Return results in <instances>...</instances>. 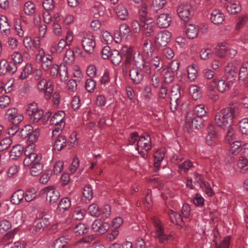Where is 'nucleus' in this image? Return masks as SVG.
<instances>
[{
    "instance_id": "obj_16",
    "label": "nucleus",
    "mask_w": 248,
    "mask_h": 248,
    "mask_svg": "<svg viewBox=\"0 0 248 248\" xmlns=\"http://www.w3.org/2000/svg\"><path fill=\"white\" fill-rule=\"evenodd\" d=\"M17 65L13 62H7L5 60L0 61V74H5L7 72L14 74L17 70Z\"/></svg>"
},
{
    "instance_id": "obj_12",
    "label": "nucleus",
    "mask_w": 248,
    "mask_h": 248,
    "mask_svg": "<svg viewBox=\"0 0 248 248\" xmlns=\"http://www.w3.org/2000/svg\"><path fill=\"white\" fill-rule=\"evenodd\" d=\"M37 59L41 62L42 68L46 71H48L50 68L53 65L52 57L49 55H46L43 49L40 50L37 55Z\"/></svg>"
},
{
    "instance_id": "obj_52",
    "label": "nucleus",
    "mask_w": 248,
    "mask_h": 248,
    "mask_svg": "<svg viewBox=\"0 0 248 248\" xmlns=\"http://www.w3.org/2000/svg\"><path fill=\"white\" fill-rule=\"evenodd\" d=\"M166 3V0H152L150 6L154 10L157 11L162 9Z\"/></svg>"
},
{
    "instance_id": "obj_26",
    "label": "nucleus",
    "mask_w": 248,
    "mask_h": 248,
    "mask_svg": "<svg viewBox=\"0 0 248 248\" xmlns=\"http://www.w3.org/2000/svg\"><path fill=\"white\" fill-rule=\"evenodd\" d=\"M71 205V202L69 198L65 197L61 199L56 209L57 213L62 214V216L65 211H67Z\"/></svg>"
},
{
    "instance_id": "obj_64",
    "label": "nucleus",
    "mask_w": 248,
    "mask_h": 248,
    "mask_svg": "<svg viewBox=\"0 0 248 248\" xmlns=\"http://www.w3.org/2000/svg\"><path fill=\"white\" fill-rule=\"evenodd\" d=\"M230 240V236L225 237L220 243L216 242V248H229Z\"/></svg>"
},
{
    "instance_id": "obj_45",
    "label": "nucleus",
    "mask_w": 248,
    "mask_h": 248,
    "mask_svg": "<svg viewBox=\"0 0 248 248\" xmlns=\"http://www.w3.org/2000/svg\"><path fill=\"white\" fill-rule=\"evenodd\" d=\"M160 60L158 56H156L154 57L150 62L146 61V62L149 64L150 74L153 68L159 70L162 68V66L160 64Z\"/></svg>"
},
{
    "instance_id": "obj_11",
    "label": "nucleus",
    "mask_w": 248,
    "mask_h": 248,
    "mask_svg": "<svg viewBox=\"0 0 248 248\" xmlns=\"http://www.w3.org/2000/svg\"><path fill=\"white\" fill-rule=\"evenodd\" d=\"M177 13L182 20L185 22H187L192 17L193 12L190 5L183 4L178 7Z\"/></svg>"
},
{
    "instance_id": "obj_3",
    "label": "nucleus",
    "mask_w": 248,
    "mask_h": 248,
    "mask_svg": "<svg viewBox=\"0 0 248 248\" xmlns=\"http://www.w3.org/2000/svg\"><path fill=\"white\" fill-rule=\"evenodd\" d=\"M151 148V138L150 135H145L140 136L138 140L136 150L138 153L145 158L146 153Z\"/></svg>"
},
{
    "instance_id": "obj_14",
    "label": "nucleus",
    "mask_w": 248,
    "mask_h": 248,
    "mask_svg": "<svg viewBox=\"0 0 248 248\" xmlns=\"http://www.w3.org/2000/svg\"><path fill=\"white\" fill-rule=\"evenodd\" d=\"M109 224L100 219H97L93 223L92 230L98 234H103L106 233L109 229Z\"/></svg>"
},
{
    "instance_id": "obj_55",
    "label": "nucleus",
    "mask_w": 248,
    "mask_h": 248,
    "mask_svg": "<svg viewBox=\"0 0 248 248\" xmlns=\"http://www.w3.org/2000/svg\"><path fill=\"white\" fill-rule=\"evenodd\" d=\"M89 214L93 217H99L101 213L98 206L96 204L90 205L88 209Z\"/></svg>"
},
{
    "instance_id": "obj_50",
    "label": "nucleus",
    "mask_w": 248,
    "mask_h": 248,
    "mask_svg": "<svg viewBox=\"0 0 248 248\" xmlns=\"http://www.w3.org/2000/svg\"><path fill=\"white\" fill-rule=\"evenodd\" d=\"M68 239L65 236H61L56 239L53 245V248H64L68 243Z\"/></svg>"
},
{
    "instance_id": "obj_22",
    "label": "nucleus",
    "mask_w": 248,
    "mask_h": 248,
    "mask_svg": "<svg viewBox=\"0 0 248 248\" xmlns=\"http://www.w3.org/2000/svg\"><path fill=\"white\" fill-rule=\"evenodd\" d=\"M8 218L11 223L21 224L24 221L23 212L21 210H17L11 213L8 216Z\"/></svg>"
},
{
    "instance_id": "obj_34",
    "label": "nucleus",
    "mask_w": 248,
    "mask_h": 248,
    "mask_svg": "<svg viewBox=\"0 0 248 248\" xmlns=\"http://www.w3.org/2000/svg\"><path fill=\"white\" fill-rule=\"evenodd\" d=\"M0 30L2 34L8 35L10 34V25L7 18L4 16L0 17Z\"/></svg>"
},
{
    "instance_id": "obj_28",
    "label": "nucleus",
    "mask_w": 248,
    "mask_h": 248,
    "mask_svg": "<svg viewBox=\"0 0 248 248\" xmlns=\"http://www.w3.org/2000/svg\"><path fill=\"white\" fill-rule=\"evenodd\" d=\"M217 86V80L214 79L212 81L208 83L207 96L214 101H216L218 99V95L217 92L215 90Z\"/></svg>"
},
{
    "instance_id": "obj_61",
    "label": "nucleus",
    "mask_w": 248,
    "mask_h": 248,
    "mask_svg": "<svg viewBox=\"0 0 248 248\" xmlns=\"http://www.w3.org/2000/svg\"><path fill=\"white\" fill-rule=\"evenodd\" d=\"M85 213V210L78 207L75 209L72 217L74 219L80 220L84 218Z\"/></svg>"
},
{
    "instance_id": "obj_9",
    "label": "nucleus",
    "mask_w": 248,
    "mask_h": 248,
    "mask_svg": "<svg viewBox=\"0 0 248 248\" xmlns=\"http://www.w3.org/2000/svg\"><path fill=\"white\" fill-rule=\"evenodd\" d=\"M4 117L5 120L15 125L18 124L24 119L22 114L15 108L8 109L5 113Z\"/></svg>"
},
{
    "instance_id": "obj_8",
    "label": "nucleus",
    "mask_w": 248,
    "mask_h": 248,
    "mask_svg": "<svg viewBox=\"0 0 248 248\" xmlns=\"http://www.w3.org/2000/svg\"><path fill=\"white\" fill-rule=\"evenodd\" d=\"M152 220L155 228V236L158 239L159 242L163 243L169 240V237L165 233L163 226L158 218L154 217Z\"/></svg>"
},
{
    "instance_id": "obj_29",
    "label": "nucleus",
    "mask_w": 248,
    "mask_h": 248,
    "mask_svg": "<svg viewBox=\"0 0 248 248\" xmlns=\"http://www.w3.org/2000/svg\"><path fill=\"white\" fill-rule=\"evenodd\" d=\"M199 27L195 24H190L186 27V34L189 39H194L198 36Z\"/></svg>"
},
{
    "instance_id": "obj_49",
    "label": "nucleus",
    "mask_w": 248,
    "mask_h": 248,
    "mask_svg": "<svg viewBox=\"0 0 248 248\" xmlns=\"http://www.w3.org/2000/svg\"><path fill=\"white\" fill-rule=\"evenodd\" d=\"M24 200L27 202H30L33 201L37 196L36 190L33 188H31L24 192Z\"/></svg>"
},
{
    "instance_id": "obj_33",
    "label": "nucleus",
    "mask_w": 248,
    "mask_h": 248,
    "mask_svg": "<svg viewBox=\"0 0 248 248\" xmlns=\"http://www.w3.org/2000/svg\"><path fill=\"white\" fill-rule=\"evenodd\" d=\"M24 191L18 190L13 194L11 198V202L14 204L18 205L24 200Z\"/></svg>"
},
{
    "instance_id": "obj_32",
    "label": "nucleus",
    "mask_w": 248,
    "mask_h": 248,
    "mask_svg": "<svg viewBox=\"0 0 248 248\" xmlns=\"http://www.w3.org/2000/svg\"><path fill=\"white\" fill-rule=\"evenodd\" d=\"M234 169L238 171L244 172L248 169V159L241 156L236 162Z\"/></svg>"
},
{
    "instance_id": "obj_58",
    "label": "nucleus",
    "mask_w": 248,
    "mask_h": 248,
    "mask_svg": "<svg viewBox=\"0 0 248 248\" xmlns=\"http://www.w3.org/2000/svg\"><path fill=\"white\" fill-rule=\"evenodd\" d=\"M60 78L62 82L65 81L68 78L67 68L65 65H60V69L58 73Z\"/></svg>"
},
{
    "instance_id": "obj_24",
    "label": "nucleus",
    "mask_w": 248,
    "mask_h": 248,
    "mask_svg": "<svg viewBox=\"0 0 248 248\" xmlns=\"http://www.w3.org/2000/svg\"><path fill=\"white\" fill-rule=\"evenodd\" d=\"M171 17L167 14H160L157 18V24L160 28H168L170 24Z\"/></svg>"
},
{
    "instance_id": "obj_1",
    "label": "nucleus",
    "mask_w": 248,
    "mask_h": 248,
    "mask_svg": "<svg viewBox=\"0 0 248 248\" xmlns=\"http://www.w3.org/2000/svg\"><path fill=\"white\" fill-rule=\"evenodd\" d=\"M133 61L135 67L129 70V77L134 84H138L142 81L144 76L150 74L149 64L139 52L135 53Z\"/></svg>"
},
{
    "instance_id": "obj_19",
    "label": "nucleus",
    "mask_w": 248,
    "mask_h": 248,
    "mask_svg": "<svg viewBox=\"0 0 248 248\" xmlns=\"http://www.w3.org/2000/svg\"><path fill=\"white\" fill-rule=\"evenodd\" d=\"M239 68L237 67L234 63L230 62L228 63L225 68V75L226 78L234 80V78L237 75V72Z\"/></svg>"
},
{
    "instance_id": "obj_63",
    "label": "nucleus",
    "mask_w": 248,
    "mask_h": 248,
    "mask_svg": "<svg viewBox=\"0 0 248 248\" xmlns=\"http://www.w3.org/2000/svg\"><path fill=\"white\" fill-rule=\"evenodd\" d=\"M200 58L203 60L211 58L213 56V51L209 48H203L200 52Z\"/></svg>"
},
{
    "instance_id": "obj_10",
    "label": "nucleus",
    "mask_w": 248,
    "mask_h": 248,
    "mask_svg": "<svg viewBox=\"0 0 248 248\" xmlns=\"http://www.w3.org/2000/svg\"><path fill=\"white\" fill-rule=\"evenodd\" d=\"M171 37V33L167 30H164L158 32L155 37V44L157 47L166 46L170 41Z\"/></svg>"
},
{
    "instance_id": "obj_41",
    "label": "nucleus",
    "mask_w": 248,
    "mask_h": 248,
    "mask_svg": "<svg viewBox=\"0 0 248 248\" xmlns=\"http://www.w3.org/2000/svg\"><path fill=\"white\" fill-rule=\"evenodd\" d=\"M43 165L40 161L35 162L30 169V174L33 176H37L42 172Z\"/></svg>"
},
{
    "instance_id": "obj_30",
    "label": "nucleus",
    "mask_w": 248,
    "mask_h": 248,
    "mask_svg": "<svg viewBox=\"0 0 248 248\" xmlns=\"http://www.w3.org/2000/svg\"><path fill=\"white\" fill-rule=\"evenodd\" d=\"M165 156L164 152L163 150H157L154 155V171H157L160 169L161 162Z\"/></svg>"
},
{
    "instance_id": "obj_40",
    "label": "nucleus",
    "mask_w": 248,
    "mask_h": 248,
    "mask_svg": "<svg viewBox=\"0 0 248 248\" xmlns=\"http://www.w3.org/2000/svg\"><path fill=\"white\" fill-rule=\"evenodd\" d=\"M105 7L102 5L96 4L93 6L92 8L93 17L95 18H98L103 16L105 14Z\"/></svg>"
},
{
    "instance_id": "obj_36",
    "label": "nucleus",
    "mask_w": 248,
    "mask_h": 248,
    "mask_svg": "<svg viewBox=\"0 0 248 248\" xmlns=\"http://www.w3.org/2000/svg\"><path fill=\"white\" fill-rule=\"evenodd\" d=\"M67 145V140L65 137L62 135L57 138L54 142L53 149L55 150L60 151L62 150Z\"/></svg>"
},
{
    "instance_id": "obj_51",
    "label": "nucleus",
    "mask_w": 248,
    "mask_h": 248,
    "mask_svg": "<svg viewBox=\"0 0 248 248\" xmlns=\"http://www.w3.org/2000/svg\"><path fill=\"white\" fill-rule=\"evenodd\" d=\"M32 71V65L31 63H27L23 68L22 70L19 75V78L21 79H26Z\"/></svg>"
},
{
    "instance_id": "obj_15",
    "label": "nucleus",
    "mask_w": 248,
    "mask_h": 248,
    "mask_svg": "<svg viewBox=\"0 0 248 248\" xmlns=\"http://www.w3.org/2000/svg\"><path fill=\"white\" fill-rule=\"evenodd\" d=\"M238 78L241 86L248 87V62H244L239 68Z\"/></svg>"
},
{
    "instance_id": "obj_43",
    "label": "nucleus",
    "mask_w": 248,
    "mask_h": 248,
    "mask_svg": "<svg viewBox=\"0 0 248 248\" xmlns=\"http://www.w3.org/2000/svg\"><path fill=\"white\" fill-rule=\"evenodd\" d=\"M109 59L114 65H118L121 62L122 57L118 50L113 49Z\"/></svg>"
},
{
    "instance_id": "obj_2",
    "label": "nucleus",
    "mask_w": 248,
    "mask_h": 248,
    "mask_svg": "<svg viewBox=\"0 0 248 248\" xmlns=\"http://www.w3.org/2000/svg\"><path fill=\"white\" fill-rule=\"evenodd\" d=\"M236 110L235 108L232 107L222 109L215 116V124L223 129L229 127L233 124Z\"/></svg>"
},
{
    "instance_id": "obj_39",
    "label": "nucleus",
    "mask_w": 248,
    "mask_h": 248,
    "mask_svg": "<svg viewBox=\"0 0 248 248\" xmlns=\"http://www.w3.org/2000/svg\"><path fill=\"white\" fill-rule=\"evenodd\" d=\"M23 148L21 145L17 144L14 146L10 153V156L13 159H16L22 154Z\"/></svg>"
},
{
    "instance_id": "obj_31",
    "label": "nucleus",
    "mask_w": 248,
    "mask_h": 248,
    "mask_svg": "<svg viewBox=\"0 0 248 248\" xmlns=\"http://www.w3.org/2000/svg\"><path fill=\"white\" fill-rule=\"evenodd\" d=\"M155 28V24L150 20H147L141 25V29L143 30L144 33L147 36H151L154 32Z\"/></svg>"
},
{
    "instance_id": "obj_56",
    "label": "nucleus",
    "mask_w": 248,
    "mask_h": 248,
    "mask_svg": "<svg viewBox=\"0 0 248 248\" xmlns=\"http://www.w3.org/2000/svg\"><path fill=\"white\" fill-rule=\"evenodd\" d=\"M193 166V163L190 160H186L179 166L178 172L180 173L186 172Z\"/></svg>"
},
{
    "instance_id": "obj_5",
    "label": "nucleus",
    "mask_w": 248,
    "mask_h": 248,
    "mask_svg": "<svg viewBox=\"0 0 248 248\" xmlns=\"http://www.w3.org/2000/svg\"><path fill=\"white\" fill-rule=\"evenodd\" d=\"M186 126L188 129H199L203 126V120L194 115V112L188 111L186 116Z\"/></svg>"
},
{
    "instance_id": "obj_35",
    "label": "nucleus",
    "mask_w": 248,
    "mask_h": 248,
    "mask_svg": "<svg viewBox=\"0 0 248 248\" xmlns=\"http://www.w3.org/2000/svg\"><path fill=\"white\" fill-rule=\"evenodd\" d=\"M116 13L117 16L121 20H126L128 18V12L127 9L123 4H119L117 6Z\"/></svg>"
},
{
    "instance_id": "obj_60",
    "label": "nucleus",
    "mask_w": 248,
    "mask_h": 248,
    "mask_svg": "<svg viewBox=\"0 0 248 248\" xmlns=\"http://www.w3.org/2000/svg\"><path fill=\"white\" fill-rule=\"evenodd\" d=\"M239 128L243 134L248 135V118H243L240 121Z\"/></svg>"
},
{
    "instance_id": "obj_23",
    "label": "nucleus",
    "mask_w": 248,
    "mask_h": 248,
    "mask_svg": "<svg viewBox=\"0 0 248 248\" xmlns=\"http://www.w3.org/2000/svg\"><path fill=\"white\" fill-rule=\"evenodd\" d=\"M225 16L219 9L213 10L210 14L211 21L214 24L218 25L224 20Z\"/></svg>"
},
{
    "instance_id": "obj_59",
    "label": "nucleus",
    "mask_w": 248,
    "mask_h": 248,
    "mask_svg": "<svg viewBox=\"0 0 248 248\" xmlns=\"http://www.w3.org/2000/svg\"><path fill=\"white\" fill-rule=\"evenodd\" d=\"M38 108L37 105L36 103H33L30 104L27 109V114L30 116V119L32 118L34 115L38 112V110H41Z\"/></svg>"
},
{
    "instance_id": "obj_20",
    "label": "nucleus",
    "mask_w": 248,
    "mask_h": 248,
    "mask_svg": "<svg viewBox=\"0 0 248 248\" xmlns=\"http://www.w3.org/2000/svg\"><path fill=\"white\" fill-rule=\"evenodd\" d=\"M25 158L24 160L23 164L25 166H30L33 165L35 162L40 161L42 157L40 155L35 153H27L26 151L25 153Z\"/></svg>"
},
{
    "instance_id": "obj_46",
    "label": "nucleus",
    "mask_w": 248,
    "mask_h": 248,
    "mask_svg": "<svg viewBox=\"0 0 248 248\" xmlns=\"http://www.w3.org/2000/svg\"><path fill=\"white\" fill-rule=\"evenodd\" d=\"M142 49L144 53L148 56H151L154 52L153 44L151 41L145 40L144 41Z\"/></svg>"
},
{
    "instance_id": "obj_54",
    "label": "nucleus",
    "mask_w": 248,
    "mask_h": 248,
    "mask_svg": "<svg viewBox=\"0 0 248 248\" xmlns=\"http://www.w3.org/2000/svg\"><path fill=\"white\" fill-rule=\"evenodd\" d=\"M88 229V227L86 224L79 223L74 228V232L77 235H81L86 233Z\"/></svg>"
},
{
    "instance_id": "obj_21",
    "label": "nucleus",
    "mask_w": 248,
    "mask_h": 248,
    "mask_svg": "<svg viewBox=\"0 0 248 248\" xmlns=\"http://www.w3.org/2000/svg\"><path fill=\"white\" fill-rule=\"evenodd\" d=\"M233 83V79H229L226 78L217 81V90L220 93H224L227 91Z\"/></svg>"
},
{
    "instance_id": "obj_4",
    "label": "nucleus",
    "mask_w": 248,
    "mask_h": 248,
    "mask_svg": "<svg viewBox=\"0 0 248 248\" xmlns=\"http://www.w3.org/2000/svg\"><path fill=\"white\" fill-rule=\"evenodd\" d=\"M36 87L40 93H44L46 99H49L50 98L53 90V82L51 80L42 78L41 80L36 81Z\"/></svg>"
},
{
    "instance_id": "obj_42",
    "label": "nucleus",
    "mask_w": 248,
    "mask_h": 248,
    "mask_svg": "<svg viewBox=\"0 0 248 248\" xmlns=\"http://www.w3.org/2000/svg\"><path fill=\"white\" fill-rule=\"evenodd\" d=\"M189 111L194 112V115H195L196 117H200L201 118L206 114V109L203 104L197 105L193 109L190 110Z\"/></svg>"
},
{
    "instance_id": "obj_57",
    "label": "nucleus",
    "mask_w": 248,
    "mask_h": 248,
    "mask_svg": "<svg viewBox=\"0 0 248 248\" xmlns=\"http://www.w3.org/2000/svg\"><path fill=\"white\" fill-rule=\"evenodd\" d=\"M31 128L32 127L30 125H26L24 128H22L18 133V135L20 138V140H23L27 137L29 138Z\"/></svg>"
},
{
    "instance_id": "obj_62",
    "label": "nucleus",
    "mask_w": 248,
    "mask_h": 248,
    "mask_svg": "<svg viewBox=\"0 0 248 248\" xmlns=\"http://www.w3.org/2000/svg\"><path fill=\"white\" fill-rule=\"evenodd\" d=\"M188 79L190 81H193L197 78L198 73L194 65H189L187 68Z\"/></svg>"
},
{
    "instance_id": "obj_6",
    "label": "nucleus",
    "mask_w": 248,
    "mask_h": 248,
    "mask_svg": "<svg viewBox=\"0 0 248 248\" xmlns=\"http://www.w3.org/2000/svg\"><path fill=\"white\" fill-rule=\"evenodd\" d=\"M41 193L46 197V201L50 204L56 203L60 196V193L53 186H48L41 190Z\"/></svg>"
},
{
    "instance_id": "obj_47",
    "label": "nucleus",
    "mask_w": 248,
    "mask_h": 248,
    "mask_svg": "<svg viewBox=\"0 0 248 248\" xmlns=\"http://www.w3.org/2000/svg\"><path fill=\"white\" fill-rule=\"evenodd\" d=\"M75 51L72 49H68L65 53L63 60L66 64L70 65L75 61Z\"/></svg>"
},
{
    "instance_id": "obj_53",
    "label": "nucleus",
    "mask_w": 248,
    "mask_h": 248,
    "mask_svg": "<svg viewBox=\"0 0 248 248\" xmlns=\"http://www.w3.org/2000/svg\"><path fill=\"white\" fill-rule=\"evenodd\" d=\"M169 215L170 219L173 223L180 224L183 221L181 215L172 210L169 212Z\"/></svg>"
},
{
    "instance_id": "obj_17",
    "label": "nucleus",
    "mask_w": 248,
    "mask_h": 248,
    "mask_svg": "<svg viewBox=\"0 0 248 248\" xmlns=\"http://www.w3.org/2000/svg\"><path fill=\"white\" fill-rule=\"evenodd\" d=\"M67 46L64 41V39H60L58 43H52L49 48L51 53L54 55H58L61 53L64 49Z\"/></svg>"
},
{
    "instance_id": "obj_13",
    "label": "nucleus",
    "mask_w": 248,
    "mask_h": 248,
    "mask_svg": "<svg viewBox=\"0 0 248 248\" xmlns=\"http://www.w3.org/2000/svg\"><path fill=\"white\" fill-rule=\"evenodd\" d=\"M83 49L88 53L92 54L94 51L95 41L93 36L86 35L84 36L81 41Z\"/></svg>"
},
{
    "instance_id": "obj_38",
    "label": "nucleus",
    "mask_w": 248,
    "mask_h": 248,
    "mask_svg": "<svg viewBox=\"0 0 248 248\" xmlns=\"http://www.w3.org/2000/svg\"><path fill=\"white\" fill-rule=\"evenodd\" d=\"M93 198V190L90 186H85L81 197V201L84 203L90 202Z\"/></svg>"
},
{
    "instance_id": "obj_37",
    "label": "nucleus",
    "mask_w": 248,
    "mask_h": 248,
    "mask_svg": "<svg viewBox=\"0 0 248 248\" xmlns=\"http://www.w3.org/2000/svg\"><path fill=\"white\" fill-rule=\"evenodd\" d=\"M242 142L240 141H235L231 144L230 152L233 155H237L242 150H244V145Z\"/></svg>"
},
{
    "instance_id": "obj_48",
    "label": "nucleus",
    "mask_w": 248,
    "mask_h": 248,
    "mask_svg": "<svg viewBox=\"0 0 248 248\" xmlns=\"http://www.w3.org/2000/svg\"><path fill=\"white\" fill-rule=\"evenodd\" d=\"M36 7L35 4L31 1L26 2L24 4V12L28 16H31L35 13Z\"/></svg>"
},
{
    "instance_id": "obj_25",
    "label": "nucleus",
    "mask_w": 248,
    "mask_h": 248,
    "mask_svg": "<svg viewBox=\"0 0 248 248\" xmlns=\"http://www.w3.org/2000/svg\"><path fill=\"white\" fill-rule=\"evenodd\" d=\"M217 133L215 128L213 125L208 127V134L206 138V142L210 146L213 145L217 141Z\"/></svg>"
},
{
    "instance_id": "obj_27",
    "label": "nucleus",
    "mask_w": 248,
    "mask_h": 248,
    "mask_svg": "<svg viewBox=\"0 0 248 248\" xmlns=\"http://www.w3.org/2000/svg\"><path fill=\"white\" fill-rule=\"evenodd\" d=\"M227 2L228 4L226 5V9L229 14H236L241 11V6L238 1L231 0Z\"/></svg>"
},
{
    "instance_id": "obj_44",
    "label": "nucleus",
    "mask_w": 248,
    "mask_h": 248,
    "mask_svg": "<svg viewBox=\"0 0 248 248\" xmlns=\"http://www.w3.org/2000/svg\"><path fill=\"white\" fill-rule=\"evenodd\" d=\"M227 45L226 44H218L216 47L217 55L221 58L227 57Z\"/></svg>"
},
{
    "instance_id": "obj_7",
    "label": "nucleus",
    "mask_w": 248,
    "mask_h": 248,
    "mask_svg": "<svg viewBox=\"0 0 248 248\" xmlns=\"http://www.w3.org/2000/svg\"><path fill=\"white\" fill-rule=\"evenodd\" d=\"M65 117V113L63 111H59L55 113L50 120V124L54 125L55 127L52 131L53 134L55 132H58L61 130L65 125L63 118Z\"/></svg>"
},
{
    "instance_id": "obj_18",
    "label": "nucleus",
    "mask_w": 248,
    "mask_h": 248,
    "mask_svg": "<svg viewBox=\"0 0 248 248\" xmlns=\"http://www.w3.org/2000/svg\"><path fill=\"white\" fill-rule=\"evenodd\" d=\"M23 45L27 50L33 51L34 49H37L40 47V42L39 38L37 37L32 40L31 37L26 36L23 40Z\"/></svg>"
}]
</instances>
